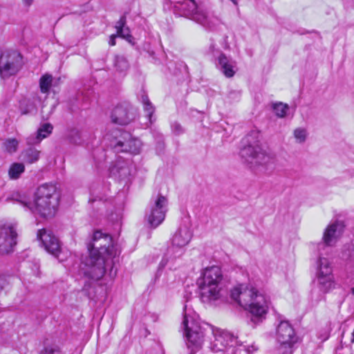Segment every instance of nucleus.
Returning <instances> with one entry per match:
<instances>
[{
  "label": "nucleus",
  "instance_id": "15",
  "mask_svg": "<svg viewBox=\"0 0 354 354\" xmlns=\"http://www.w3.org/2000/svg\"><path fill=\"white\" fill-rule=\"evenodd\" d=\"M17 232L15 226L3 225L0 226V254L12 252L16 244Z\"/></svg>",
  "mask_w": 354,
  "mask_h": 354
},
{
  "label": "nucleus",
  "instance_id": "13",
  "mask_svg": "<svg viewBox=\"0 0 354 354\" xmlns=\"http://www.w3.org/2000/svg\"><path fill=\"white\" fill-rule=\"evenodd\" d=\"M21 65V57L16 53H3L0 50V76L7 78L15 75Z\"/></svg>",
  "mask_w": 354,
  "mask_h": 354
},
{
  "label": "nucleus",
  "instance_id": "40",
  "mask_svg": "<svg viewBox=\"0 0 354 354\" xmlns=\"http://www.w3.org/2000/svg\"><path fill=\"white\" fill-rule=\"evenodd\" d=\"M22 113H23L24 114H26V113H27L28 112H27V111H23Z\"/></svg>",
  "mask_w": 354,
  "mask_h": 354
},
{
  "label": "nucleus",
  "instance_id": "7",
  "mask_svg": "<svg viewBox=\"0 0 354 354\" xmlns=\"http://www.w3.org/2000/svg\"><path fill=\"white\" fill-rule=\"evenodd\" d=\"M214 333V339L211 342L212 351L223 352L224 354H251L249 346L238 344V341L230 333L216 330Z\"/></svg>",
  "mask_w": 354,
  "mask_h": 354
},
{
  "label": "nucleus",
  "instance_id": "21",
  "mask_svg": "<svg viewBox=\"0 0 354 354\" xmlns=\"http://www.w3.org/2000/svg\"><path fill=\"white\" fill-rule=\"evenodd\" d=\"M53 130V126L48 123L44 124L37 130L35 136H31L27 138L28 145H35L40 142V141L50 135Z\"/></svg>",
  "mask_w": 354,
  "mask_h": 354
},
{
  "label": "nucleus",
  "instance_id": "12",
  "mask_svg": "<svg viewBox=\"0 0 354 354\" xmlns=\"http://www.w3.org/2000/svg\"><path fill=\"white\" fill-rule=\"evenodd\" d=\"M317 277L322 292H327L335 287L332 268L327 259L319 257L317 262Z\"/></svg>",
  "mask_w": 354,
  "mask_h": 354
},
{
  "label": "nucleus",
  "instance_id": "27",
  "mask_svg": "<svg viewBox=\"0 0 354 354\" xmlns=\"http://www.w3.org/2000/svg\"><path fill=\"white\" fill-rule=\"evenodd\" d=\"M25 167L22 163H14L9 169V176L12 179H17L24 171Z\"/></svg>",
  "mask_w": 354,
  "mask_h": 354
},
{
  "label": "nucleus",
  "instance_id": "8",
  "mask_svg": "<svg viewBox=\"0 0 354 354\" xmlns=\"http://www.w3.org/2000/svg\"><path fill=\"white\" fill-rule=\"evenodd\" d=\"M173 10L176 15L187 17L203 26L209 24L207 12L199 7L194 0H183L176 2Z\"/></svg>",
  "mask_w": 354,
  "mask_h": 354
},
{
  "label": "nucleus",
  "instance_id": "16",
  "mask_svg": "<svg viewBox=\"0 0 354 354\" xmlns=\"http://www.w3.org/2000/svg\"><path fill=\"white\" fill-rule=\"evenodd\" d=\"M135 109L129 104L123 103L117 105L112 111L111 121L119 125H127L136 118Z\"/></svg>",
  "mask_w": 354,
  "mask_h": 354
},
{
  "label": "nucleus",
  "instance_id": "2",
  "mask_svg": "<svg viewBox=\"0 0 354 354\" xmlns=\"http://www.w3.org/2000/svg\"><path fill=\"white\" fill-rule=\"evenodd\" d=\"M7 201H14L43 218L54 216L59 205V197L55 186L48 184L42 185L37 188L33 202L28 201L24 196L19 194H13Z\"/></svg>",
  "mask_w": 354,
  "mask_h": 354
},
{
  "label": "nucleus",
  "instance_id": "23",
  "mask_svg": "<svg viewBox=\"0 0 354 354\" xmlns=\"http://www.w3.org/2000/svg\"><path fill=\"white\" fill-rule=\"evenodd\" d=\"M41 151L35 147H29L21 153V159L26 164H33L40 158Z\"/></svg>",
  "mask_w": 354,
  "mask_h": 354
},
{
  "label": "nucleus",
  "instance_id": "9",
  "mask_svg": "<svg viewBox=\"0 0 354 354\" xmlns=\"http://www.w3.org/2000/svg\"><path fill=\"white\" fill-rule=\"evenodd\" d=\"M277 339L280 344L279 352L280 354H292V346L297 341L295 332L288 321H281L277 328Z\"/></svg>",
  "mask_w": 354,
  "mask_h": 354
},
{
  "label": "nucleus",
  "instance_id": "10",
  "mask_svg": "<svg viewBox=\"0 0 354 354\" xmlns=\"http://www.w3.org/2000/svg\"><path fill=\"white\" fill-rule=\"evenodd\" d=\"M192 234L187 225H182L172 238V245L167 250V256L176 259L183 254V248L188 244Z\"/></svg>",
  "mask_w": 354,
  "mask_h": 354
},
{
  "label": "nucleus",
  "instance_id": "19",
  "mask_svg": "<svg viewBox=\"0 0 354 354\" xmlns=\"http://www.w3.org/2000/svg\"><path fill=\"white\" fill-rule=\"evenodd\" d=\"M344 230V225L340 222H335L329 225L326 229L323 240L324 244L328 246L334 245Z\"/></svg>",
  "mask_w": 354,
  "mask_h": 354
},
{
  "label": "nucleus",
  "instance_id": "1",
  "mask_svg": "<svg viewBox=\"0 0 354 354\" xmlns=\"http://www.w3.org/2000/svg\"><path fill=\"white\" fill-rule=\"evenodd\" d=\"M87 248L89 255L83 262L84 275L88 279L97 281L109 270L110 277H115L116 271H113V259L117 255V250L112 236L97 230L93 233L92 241L88 243Z\"/></svg>",
  "mask_w": 354,
  "mask_h": 354
},
{
  "label": "nucleus",
  "instance_id": "20",
  "mask_svg": "<svg viewBox=\"0 0 354 354\" xmlns=\"http://www.w3.org/2000/svg\"><path fill=\"white\" fill-rule=\"evenodd\" d=\"M216 65L227 77H233L236 73V62L223 53H221L217 57Z\"/></svg>",
  "mask_w": 354,
  "mask_h": 354
},
{
  "label": "nucleus",
  "instance_id": "39",
  "mask_svg": "<svg viewBox=\"0 0 354 354\" xmlns=\"http://www.w3.org/2000/svg\"><path fill=\"white\" fill-rule=\"evenodd\" d=\"M352 294L354 295V288L351 289Z\"/></svg>",
  "mask_w": 354,
  "mask_h": 354
},
{
  "label": "nucleus",
  "instance_id": "35",
  "mask_svg": "<svg viewBox=\"0 0 354 354\" xmlns=\"http://www.w3.org/2000/svg\"><path fill=\"white\" fill-rule=\"evenodd\" d=\"M118 37V35H112L110 37L109 44L110 46H115V38Z\"/></svg>",
  "mask_w": 354,
  "mask_h": 354
},
{
  "label": "nucleus",
  "instance_id": "6",
  "mask_svg": "<svg viewBox=\"0 0 354 354\" xmlns=\"http://www.w3.org/2000/svg\"><path fill=\"white\" fill-rule=\"evenodd\" d=\"M183 326L187 339V347L191 349V353L201 348L203 338L205 335V328L201 325L195 314L192 313L187 306H184Z\"/></svg>",
  "mask_w": 354,
  "mask_h": 354
},
{
  "label": "nucleus",
  "instance_id": "36",
  "mask_svg": "<svg viewBox=\"0 0 354 354\" xmlns=\"http://www.w3.org/2000/svg\"><path fill=\"white\" fill-rule=\"evenodd\" d=\"M167 264V259L166 258L162 259V260L160 263V268H163Z\"/></svg>",
  "mask_w": 354,
  "mask_h": 354
},
{
  "label": "nucleus",
  "instance_id": "18",
  "mask_svg": "<svg viewBox=\"0 0 354 354\" xmlns=\"http://www.w3.org/2000/svg\"><path fill=\"white\" fill-rule=\"evenodd\" d=\"M134 169V165L130 160L118 159L110 167L111 176L120 179H125L131 175Z\"/></svg>",
  "mask_w": 354,
  "mask_h": 354
},
{
  "label": "nucleus",
  "instance_id": "24",
  "mask_svg": "<svg viewBox=\"0 0 354 354\" xmlns=\"http://www.w3.org/2000/svg\"><path fill=\"white\" fill-rule=\"evenodd\" d=\"M53 76L50 74H45L39 79V88L42 93L48 94L53 84Z\"/></svg>",
  "mask_w": 354,
  "mask_h": 354
},
{
  "label": "nucleus",
  "instance_id": "29",
  "mask_svg": "<svg viewBox=\"0 0 354 354\" xmlns=\"http://www.w3.org/2000/svg\"><path fill=\"white\" fill-rule=\"evenodd\" d=\"M39 354H64L60 348L55 344L47 345L41 351Z\"/></svg>",
  "mask_w": 354,
  "mask_h": 354
},
{
  "label": "nucleus",
  "instance_id": "32",
  "mask_svg": "<svg viewBox=\"0 0 354 354\" xmlns=\"http://www.w3.org/2000/svg\"><path fill=\"white\" fill-rule=\"evenodd\" d=\"M69 138L71 142L78 144L80 142V134L77 130H72L69 134Z\"/></svg>",
  "mask_w": 354,
  "mask_h": 354
},
{
  "label": "nucleus",
  "instance_id": "4",
  "mask_svg": "<svg viewBox=\"0 0 354 354\" xmlns=\"http://www.w3.org/2000/svg\"><path fill=\"white\" fill-rule=\"evenodd\" d=\"M260 138L261 134L257 131H253L248 134V144L241 149V155L251 167H262L266 171H272L274 167L275 158L261 147Z\"/></svg>",
  "mask_w": 354,
  "mask_h": 354
},
{
  "label": "nucleus",
  "instance_id": "26",
  "mask_svg": "<svg viewBox=\"0 0 354 354\" xmlns=\"http://www.w3.org/2000/svg\"><path fill=\"white\" fill-rule=\"evenodd\" d=\"M272 107L275 115L279 118H284L289 109L288 105L283 102L274 103L272 104Z\"/></svg>",
  "mask_w": 354,
  "mask_h": 354
},
{
  "label": "nucleus",
  "instance_id": "22",
  "mask_svg": "<svg viewBox=\"0 0 354 354\" xmlns=\"http://www.w3.org/2000/svg\"><path fill=\"white\" fill-rule=\"evenodd\" d=\"M126 25V17L122 16L120 17L118 21L116 22L115 29L117 30V35L124 39L129 43H131L133 38L131 35L129 28Z\"/></svg>",
  "mask_w": 354,
  "mask_h": 354
},
{
  "label": "nucleus",
  "instance_id": "14",
  "mask_svg": "<svg viewBox=\"0 0 354 354\" xmlns=\"http://www.w3.org/2000/svg\"><path fill=\"white\" fill-rule=\"evenodd\" d=\"M115 152H129L133 154L139 153L142 147L141 141L133 138L128 132H122L118 139L113 144Z\"/></svg>",
  "mask_w": 354,
  "mask_h": 354
},
{
  "label": "nucleus",
  "instance_id": "38",
  "mask_svg": "<svg viewBox=\"0 0 354 354\" xmlns=\"http://www.w3.org/2000/svg\"><path fill=\"white\" fill-rule=\"evenodd\" d=\"M230 1H232L234 4H237L236 0H230Z\"/></svg>",
  "mask_w": 354,
  "mask_h": 354
},
{
  "label": "nucleus",
  "instance_id": "11",
  "mask_svg": "<svg viewBox=\"0 0 354 354\" xmlns=\"http://www.w3.org/2000/svg\"><path fill=\"white\" fill-rule=\"evenodd\" d=\"M167 211V200L165 196L158 195L151 200L150 212L147 216L148 223L151 227L156 228L162 223Z\"/></svg>",
  "mask_w": 354,
  "mask_h": 354
},
{
  "label": "nucleus",
  "instance_id": "25",
  "mask_svg": "<svg viewBox=\"0 0 354 354\" xmlns=\"http://www.w3.org/2000/svg\"><path fill=\"white\" fill-rule=\"evenodd\" d=\"M141 102L143 104L144 111L147 113V116L149 118L150 123H152V116L154 113L155 108L150 102L148 96L142 94L141 96Z\"/></svg>",
  "mask_w": 354,
  "mask_h": 354
},
{
  "label": "nucleus",
  "instance_id": "34",
  "mask_svg": "<svg viewBox=\"0 0 354 354\" xmlns=\"http://www.w3.org/2000/svg\"><path fill=\"white\" fill-rule=\"evenodd\" d=\"M7 284H8V283H7L6 280L3 277H0V293L6 288Z\"/></svg>",
  "mask_w": 354,
  "mask_h": 354
},
{
  "label": "nucleus",
  "instance_id": "31",
  "mask_svg": "<svg viewBox=\"0 0 354 354\" xmlns=\"http://www.w3.org/2000/svg\"><path fill=\"white\" fill-rule=\"evenodd\" d=\"M19 142L16 139H9L4 142L5 147L9 153L15 152Z\"/></svg>",
  "mask_w": 354,
  "mask_h": 354
},
{
  "label": "nucleus",
  "instance_id": "3",
  "mask_svg": "<svg viewBox=\"0 0 354 354\" xmlns=\"http://www.w3.org/2000/svg\"><path fill=\"white\" fill-rule=\"evenodd\" d=\"M231 298L248 310L254 318H265L269 308V299L252 285L240 284L230 291Z\"/></svg>",
  "mask_w": 354,
  "mask_h": 354
},
{
  "label": "nucleus",
  "instance_id": "37",
  "mask_svg": "<svg viewBox=\"0 0 354 354\" xmlns=\"http://www.w3.org/2000/svg\"><path fill=\"white\" fill-rule=\"evenodd\" d=\"M24 1L26 5L29 6L32 3V0H24Z\"/></svg>",
  "mask_w": 354,
  "mask_h": 354
},
{
  "label": "nucleus",
  "instance_id": "28",
  "mask_svg": "<svg viewBox=\"0 0 354 354\" xmlns=\"http://www.w3.org/2000/svg\"><path fill=\"white\" fill-rule=\"evenodd\" d=\"M115 66L120 72L126 71L129 68V63L123 56H116L115 58Z\"/></svg>",
  "mask_w": 354,
  "mask_h": 354
},
{
  "label": "nucleus",
  "instance_id": "33",
  "mask_svg": "<svg viewBox=\"0 0 354 354\" xmlns=\"http://www.w3.org/2000/svg\"><path fill=\"white\" fill-rule=\"evenodd\" d=\"M172 129L176 134H180L183 132L181 126L178 123H174L172 124Z\"/></svg>",
  "mask_w": 354,
  "mask_h": 354
},
{
  "label": "nucleus",
  "instance_id": "30",
  "mask_svg": "<svg viewBox=\"0 0 354 354\" xmlns=\"http://www.w3.org/2000/svg\"><path fill=\"white\" fill-rule=\"evenodd\" d=\"M307 136L306 129L303 128H297L294 131V137L298 142H304Z\"/></svg>",
  "mask_w": 354,
  "mask_h": 354
},
{
  "label": "nucleus",
  "instance_id": "5",
  "mask_svg": "<svg viewBox=\"0 0 354 354\" xmlns=\"http://www.w3.org/2000/svg\"><path fill=\"white\" fill-rule=\"evenodd\" d=\"M223 274L218 266L204 269L197 280L199 297L203 303H211L221 299L225 293L221 287Z\"/></svg>",
  "mask_w": 354,
  "mask_h": 354
},
{
  "label": "nucleus",
  "instance_id": "17",
  "mask_svg": "<svg viewBox=\"0 0 354 354\" xmlns=\"http://www.w3.org/2000/svg\"><path fill=\"white\" fill-rule=\"evenodd\" d=\"M37 238L48 253L59 258V254L61 252L60 242L50 230H39L37 232Z\"/></svg>",
  "mask_w": 354,
  "mask_h": 354
}]
</instances>
